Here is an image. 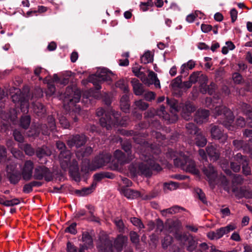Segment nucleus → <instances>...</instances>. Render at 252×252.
Masks as SVG:
<instances>
[{
  "mask_svg": "<svg viewBox=\"0 0 252 252\" xmlns=\"http://www.w3.org/2000/svg\"><path fill=\"white\" fill-rule=\"evenodd\" d=\"M113 75V73L108 71L106 68H100L95 74L90 76L89 81L94 85H96L98 83L102 81H111L112 78L111 76Z\"/></svg>",
  "mask_w": 252,
  "mask_h": 252,
  "instance_id": "6e6552de",
  "label": "nucleus"
},
{
  "mask_svg": "<svg viewBox=\"0 0 252 252\" xmlns=\"http://www.w3.org/2000/svg\"><path fill=\"white\" fill-rule=\"evenodd\" d=\"M96 247L100 252H113L112 241L106 236L100 237Z\"/></svg>",
  "mask_w": 252,
  "mask_h": 252,
  "instance_id": "9b49d317",
  "label": "nucleus"
},
{
  "mask_svg": "<svg viewBox=\"0 0 252 252\" xmlns=\"http://www.w3.org/2000/svg\"><path fill=\"white\" fill-rule=\"evenodd\" d=\"M96 183L93 182L90 187L85 188L80 190H76L75 193L79 196H85L91 193L95 189Z\"/></svg>",
  "mask_w": 252,
  "mask_h": 252,
  "instance_id": "c85d7f7f",
  "label": "nucleus"
},
{
  "mask_svg": "<svg viewBox=\"0 0 252 252\" xmlns=\"http://www.w3.org/2000/svg\"><path fill=\"white\" fill-rule=\"evenodd\" d=\"M195 110V107L190 103H186L183 106L182 115L187 120L190 118V114Z\"/></svg>",
  "mask_w": 252,
  "mask_h": 252,
  "instance_id": "4be33fe9",
  "label": "nucleus"
},
{
  "mask_svg": "<svg viewBox=\"0 0 252 252\" xmlns=\"http://www.w3.org/2000/svg\"><path fill=\"white\" fill-rule=\"evenodd\" d=\"M156 113L157 115L163 118L165 120H169L168 115L166 113L164 106H161L160 108L157 110Z\"/></svg>",
  "mask_w": 252,
  "mask_h": 252,
  "instance_id": "37998d69",
  "label": "nucleus"
},
{
  "mask_svg": "<svg viewBox=\"0 0 252 252\" xmlns=\"http://www.w3.org/2000/svg\"><path fill=\"white\" fill-rule=\"evenodd\" d=\"M33 176L34 179L39 180L44 179L47 181H50L53 179L52 173L43 165L37 166L35 168Z\"/></svg>",
  "mask_w": 252,
  "mask_h": 252,
  "instance_id": "9d476101",
  "label": "nucleus"
},
{
  "mask_svg": "<svg viewBox=\"0 0 252 252\" xmlns=\"http://www.w3.org/2000/svg\"><path fill=\"white\" fill-rule=\"evenodd\" d=\"M16 165H7V172L9 174V178L10 182L15 184L17 183L21 179V174L18 171L15 170Z\"/></svg>",
  "mask_w": 252,
  "mask_h": 252,
  "instance_id": "4468645a",
  "label": "nucleus"
},
{
  "mask_svg": "<svg viewBox=\"0 0 252 252\" xmlns=\"http://www.w3.org/2000/svg\"><path fill=\"white\" fill-rule=\"evenodd\" d=\"M51 151L47 147L38 149L36 151L37 157L41 158L44 156H49L51 155Z\"/></svg>",
  "mask_w": 252,
  "mask_h": 252,
  "instance_id": "e433bc0d",
  "label": "nucleus"
},
{
  "mask_svg": "<svg viewBox=\"0 0 252 252\" xmlns=\"http://www.w3.org/2000/svg\"><path fill=\"white\" fill-rule=\"evenodd\" d=\"M172 238L169 235H166L162 241V246L163 248H166L172 242Z\"/></svg>",
  "mask_w": 252,
  "mask_h": 252,
  "instance_id": "13d9d810",
  "label": "nucleus"
},
{
  "mask_svg": "<svg viewBox=\"0 0 252 252\" xmlns=\"http://www.w3.org/2000/svg\"><path fill=\"white\" fill-rule=\"evenodd\" d=\"M13 135L15 140L19 142H22L23 141L24 137L19 131L15 130L13 132Z\"/></svg>",
  "mask_w": 252,
  "mask_h": 252,
  "instance_id": "69168bd1",
  "label": "nucleus"
},
{
  "mask_svg": "<svg viewBox=\"0 0 252 252\" xmlns=\"http://www.w3.org/2000/svg\"><path fill=\"white\" fill-rule=\"evenodd\" d=\"M206 152L210 159L217 160L220 157V151L219 146L216 144H209L206 148Z\"/></svg>",
  "mask_w": 252,
  "mask_h": 252,
  "instance_id": "ddd939ff",
  "label": "nucleus"
},
{
  "mask_svg": "<svg viewBox=\"0 0 252 252\" xmlns=\"http://www.w3.org/2000/svg\"><path fill=\"white\" fill-rule=\"evenodd\" d=\"M195 191L200 200H201L204 203H205L206 202L205 195L202 190L200 189H197Z\"/></svg>",
  "mask_w": 252,
  "mask_h": 252,
  "instance_id": "338daca9",
  "label": "nucleus"
},
{
  "mask_svg": "<svg viewBox=\"0 0 252 252\" xmlns=\"http://www.w3.org/2000/svg\"><path fill=\"white\" fill-rule=\"evenodd\" d=\"M33 163L31 160H27L21 168V174L24 180L29 181L32 176Z\"/></svg>",
  "mask_w": 252,
  "mask_h": 252,
  "instance_id": "f8f14e48",
  "label": "nucleus"
},
{
  "mask_svg": "<svg viewBox=\"0 0 252 252\" xmlns=\"http://www.w3.org/2000/svg\"><path fill=\"white\" fill-rule=\"evenodd\" d=\"M56 145L57 148L61 151L59 155V159L62 168L64 170L69 168L72 175L78 176L79 167L77 161L75 160H73L71 164L69 163L71 158L70 152L64 151L65 145L61 141L57 142Z\"/></svg>",
  "mask_w": 252,
  "mask_h": 252,
  "instance_id": "f03ea898",
  "label": "nucleus"
},
{
  "mask_svg": "<svg viewBox=\"0 0 252 252\" xmlns=\"http://www.w3.org/2000/svg\"><path fill=\"white\" fill-rule=\"evenodd\" d=\"M211 133L212 138L215 139L222 138L223 140H225L227 138L226 135L223 134L220 127L218 126H213L211 129Z\"/></svg>",
  "mask_w": 252,
  "mask_h": 252,
  "instance_id": "412c9836",
  "label": "nucleus"
},
{
  "mask_svg": "<svg viewBox=\"0 0 252 252\" xmlns=\"http://www.w3.org/2000/svg\"><path fill=\"white\" fill-rule=\"evenodd\" d=\"M234 158L236 161L240 160L239 163L242 165L243 173L246 175H250L251 173V170L250 167L248 166L247 158L238 153L234 156Z\"/></svg>",
  "mask_w": 252,
  "mask_h": 252,
  "instance_id": "dca6fc26",
  "label": "nucleus"
},
{
  "mask_svg": "<svg viewBox=\"0 0 252 252\" xmlns=\"http://www.w3.org/2000/svg\"><path fill=\"white\" fill-rule=\"evenodd\" d=\"M76 223H72L69 226L67 227L65 229V232H68L72 234H75L77 232L76 229Z\"/></svg>",
  "mask_w": 252,
  "mask_h": 252,
  "instance_id": "bf43d9fd",
  "label": "nucleus"
},
{
  "mask_svg": "<svg viewBox=\"0 0 252 252\" xmlns=\"http://www.w3.org/2000/svg\"><path fill=\"white\" fill-rule=\"evenodd\" d=\"M114 157L120 164H124L128 163L132 159V156L127 157L123 154V153L119 150H116L114 153Z\"/></svg>",
  "mask_w": 252,
  "mask_h": 252,
  "instance_id": "393cba45",
  "label": "nucleus"
},
{
  "mask_svg": "<svg viewBox=\"0 0 252 252\" xmlns=\"http://www.w3.org/2000/svg\"><path fill=\"white\" fill-rule=\"evenodd\" d=\"M126 94L122 96L120 100L121 108L125 112H127L129 110L130 106L128 96Z\"/></svg>",
  "mask_w": 252,
  "mask_h": 252,
  "instance_id": "7c9ffc66",
  "label": "nucleus"
},
{
  "mask_svg": "<svg viewBox=\"0 0 252 252\" xmlns=\"http://www.w3.org/2000/svg\"><path fill=\"white\" fill-rule=\"evenodd\" d=\"M148 78L146 80H143V82L148 85L154 84L156 87L160 88V82L158 79L157 75L152 71H149L148 75Z\"/></svg>",
  "mask_w": 252,
  "mask_h": 252,
  "instance_id": "6ab92c4d",
  "label": "nucleus"
},
{
  "mask_svg": "<svg viewBox=\"0 0 252 252\" xmlns=\"http://www.w3.org/2000/svg\"><path fill=\"white\" fill-rule=\"evenodd\" d=\"M124 194L128 199H133L140 196V193L138 191L132 190L130 189H126L124 190Z\"/></svg>",
  "mask_w": 252,
  "mask_h": 252,
  "instance_id": "473e14b6",
  "label": "nucleus"
},
{
  "mask_svg": "<svg viewBox=\"0 0 252 252\" xmlns=\"http://www.w3.org/2000/svg\"><path fill=\"white\" fill-rule=\"evenodd\" d=\"M116 87L120 88L125 93L128 92L127 84L124 79H121L116 83Z\"/></svg>",
  "mask_w": 252,
  "mask_h": 252,
  "instance_id": "a19ab883",
  "label": "nucleus"
},
{
  "mask_svg": "<svg viewBox=\"0 0 252 252\" xmlns=\"http://www.w3.org/2000/svg\"><path fill=\"white\" fill-rule=\"evenodd\" d=\"M114 222L115 223L117 229L120 232L124 231L125 227L122 220L119 219H116L114 220Z\"/></svg>",
  "mask_w": 252,
  "mask_h": 252,
  "instance_id": "49530a36",
  "label": "nucleus"
},
{
  "mask_svg": "<svg viewBox=\"0 0 252 252\" xmlns=\"http://www.w3.org/2000/svg\"><path fill=\"white\" fill-rule=\"evenodd\" d=\"M44 82L48 85L47 94L49 95L53 94L55 92V87L52 82H50V79L47 77L44 79Z\"/></svg>",
  "mask_w": 252,
  "mask_h": 252,
  "instance_id": "58836bf2",
  "label": "nucleus"
},
{
  "mask_svg": "<svg viewBox=\"0 0 252 252\" xmlns=\"http://www.w3.org/2000/svg\"><path fill=\"white\" fill-rule=\"evenodd\" d=\"M236 228V226L233 224H230L225 227H221L216 230L218 239L221 238L224 235L229 233Z\"/></svg>",
  "mask_w": 252,
  "mask_h": 252,
  "instance_id": "a878e982",
  "label": "nucleus"
},
{
  "mask_svg": "<svg viewBox=\"0 0 252 252\" xmlns=\"http://www.w3.org/2000/svg\"><path fill=\"white\" fill-rule=\"evenodd\" d=\"M248 126L252 129L247 128L243 131V135L246 137H252V119L247 121Z\"/></svg>",
  "mask_w": 252,
  "mask_h": 252,
  "instance_id": "09e8293b",
  "label": "nucleus"
},
{
  "mask_svg": "<svg viewBox=\"0 0 252 252\" xmlns=\"http://www.w3.org/2000/svg\"><path fill=\"white\" fill-rule=\"evenodd\" d=\"M123 149L127 153V156L130 157L132 156V159L133 158V156L131 155L130 153V150L131 149V145L128 143L126 144H123L122 145Z\"/></svg>",
  "mask_w": 252,
  "mask_h": 252,
  "instance_id": "e2e57ef3",
  "label": "nucleus"
},
{
  "mask_svg": "<svg viewBox=\"0 0 252 252\" xmlns=\"http://www.w3.org/2000/svg\"><path fill=\"white\" fill-rule=\"evenodd\" d=\"M209 115L208 110L198 109L196 113L194 120L197 123L201 124L207 120Z\"/></svg>",
  "mask_w": 252,
  "mask_h": 252,
  "instance_id": "aec40b11",
  "label": "nucleus"
},
{
  "mask_svg": "<svg viewBox=\"0 0 252 252\" xmlns=\"http://www.w3.org/2000/svg\"><path fill=\"white\" fill-rule=\"evenodd\" d=\"M82 239L84 244L81 247H84V251L93 247V239L89 232L86 231L83 232Z\"/></svg>",
  "mask_w": 252,
  "mask_h": 252,
  "instance_id": "5701e85b",
  "label": "nucleus"
},
{
  "mask_svg": "<svg viewBox=\"0 0 252 252\" xmlns=\"http://www.w3.org/2000/svg\"><path fill=\"white\" fill-rule=\"evenodd\" d=\"M135 104L138 108L142 110H146L148 107V104L142 100L136 101Z\"/></svg>",
  "mask_w": 252,
  "mask_h": 252,
  "instance_id": "5fc2aeb1",
  "label": "nucleus"
},
{
  "mask_svg": "<svg viewBox=\"0 0 252 252\" xmlns=\"http://www.w3.org/2000/svg\"><path fill=\"white\" fill-rule=\"evenodd\" d=\"M144 158H142L144 160L143 162L137 165H131L129 166V170L130 173L133 176L137 175H144L146 177L151 176L152 175V170H151L148 157L147 156L142 154Z\"/></svg>",
  "mask_w": 252,
  "mask_h": 252,
  "instance_id": "20e7f679",
  "label": "nucleus"
},
{
  "mask_svg": "<svg viewBox=\"0 0 252 252\" xmlns=\"http://www.w3.org/2000/svg\"><path fill=\"white\" fill-rule=\"evenodd\" d=\"M141 62L145 64L152 62L153 61V55L149 51H147L141 58Z\"/></svg>",
  "mask_w": 252,
  "mask_h": 252,
  "instance_id": "4c0bfd02",
  "label": "nucleus"
},
{
  "mask_svg": "<svg viewBox=\"0 0 252 252\" xmlns=\"http://www.w3.org/2000/svg\"><path fill=\"white\" fill-rule=\"evenodd\" d=\"M234 160L236 161L235 162H231V164H230V165H231V169L233 170V171L235 172H239L240 170V168H241V164L239 163L240 162V160L238 161H236L235 158H234Z\"/></svg>",
  "mask_w": 252,
  "mask_h": 252,
  "instance_id": "4d7b16f0",
  "label": "nucleus"
},
{
  "mask_svg": "<svg viewBox=\"0 0 252 252\" xmlns=\"http://www.w3.org/2000/svg\"><path fill=\"white\" fill-rule=\"evenodd\" d=\"M208 80L206 81H202V82H200V91L202 94H206L208 93L209 94H212L215 90V85L214 83H212L210 85V86H208L207 85Z\"/></svg>",
  "mask_w": 252,
  "mask_h": 252,
  "instance_id": "b1692460",
  "label": "nucleus"
},
{
  "mask_svg": "<svg viewBox=\"0 0 252 252\" xmlns=\"http://www.w3.org/2000/svg\"><path fill=\"white\" fill-rule=\"evenodd\" d=\"M13 102L15 104H20L21 111L27 113L29 109L28 100L18 89H15V94L11 96Z\"/></svg>",
  "mask_w": 252,
  "mask_h": 252,
  "instance_id": "1a4fd4ad",
  "label": "nucleus"
},
{
  "mask_svg": "<svg viewBox=\"0 0 252 252\" xmlns=\"http://www.w3.org/2000/svg\"><path fill=\"white\" fill-rule=\"evenodd\" d=\"M195 252H210V247L206 243H202Z\"/></svg>",
  "mask_w": 252,
  "mask_h": 252,
  "instance_id": "864d4df0",
  "label": "nucleus"
},
{
  "mask_svg": "<svg viewBox=\"0 0 252 252\" xmlns=\"http://www.w3.org/2000/svg\"><path fill=\"white\" fill-rule=\"evenodd\" d=\"M232 79L234 83L240 84L243 82V78L242 75L237 72H235L232 74Z\"/></svg>",
  "mask_w": 252,
  "mask_h": 252,
  "instance_id": "3c124183",
  "label": "nucleus"
},
{
  "mask_svg": "<svg viewBox=\"0 0 252 252\" xmlns=\"http://www.w3.org/2000/svg\"><path fill=\"white\" fill-rule=\"evenodd\" d=\"M59 122L61 125L64 128H68L69 127V124L66 118L64 116L59 117Z\"/></svg>",
  "mask_w": 252,
  "mask_h": 252,
  "instance_id": "052dcab7",
  "label": "nucleus"
},
{
  "mask_svg": "<svg viewBox=\"0 0 252 252\" xmlns=\"http://www.w3.org/2000/svg\"><path fill=\"white\" fill-rule=\"evenodd\" d=\"M149 164L150 166L151 170L153 169L157 171H160L161 170V167L159 165V164L155 163V160L153 159V158H151V157H148Z\"/></svg>",
  "mask_w": 252,
  "mask_h": 252,
  "instance_id": "de8ad7c7",
  "label": "nucleus"
},
{
  "mask_svg": "<svg viewBox=\"0 0 252 252\" xmlns=\"http://www.w3.org/2000/svg\"><path fill=\"white\" fill-rule=\"evenodd\" d=\"M203 172L210 184L218 183V181L216 180L217 174L214 168L210 164L207 167H204L203 168ZM218 180V183L220 182L223 186H226L227 185L228 181L225 176H220Z\"/></svg>",
  "mask_w": 252,
  "mask_h": 252,
  "instance_id": "0eeeda50",
  "label": "nucleus"
},
{
  "mask_svg": "<svg viewBox=\"0 0 252 252\" xmlns=\"http://www.w3.org/2000/svg\"><path fill=\"white\" fill-rule=\"evenodd\" d=\"M218 103L215 104L214 101L213 104L215 106L213 111L214 115L215 117L220 115L221 116V118L224 120L220 123L229 130L234 131L236 129V127L241 128L246 126V122L244 118L240 116H238L236 118V126L232 125L234 120V116L232 112L222 104L221 100L218 102Z\"/></svg>",
  "mask_w": 252,
  "mask_h": 252,
  "instance_id": "f257e3e1",
  "label": "nucleus"
},
{
  "mask_svg": "<svg viewBox=\"0 0 252 252\" xmlns=\"http://www.w3.org/2000/svg\"><path fill=\"white\" fill-rule=\"evenodd\" d=\"M172 87L174 88H180L182 87V77L179 76L175 78L172 82Z\"/></svg>",
  "mask_w": 252,
  "mask_h": 252,
  "instance_id": "8fccbe9b",
  "label": "nucleus"
},
{
  "mask_svg": "<svg viewBox=\"0 0 252 252\" xmlns=\"http://www.w3.org/2000/svg\"><path fill=\"white\" fill-rule=\"evenodd\" d=\"M130 221L135 226L138 227L140 229L144 228V224L142 223L140 220L137 218H132L130 219Z\"/></svg>",
  "mask_w": 252,
  "mask_h": 252,
  "instance_id": "603ef678",
  "label": "nucleus"
},
{
  "mask_svg": "<svg viewBox=\"0 0 252 252\" xmlns=\"http://www.w3.org/2000/svg\"><path fill=\"white\" fill-rule=\"evenodd\" d=\"M130 237L131 242L133 243L137 244L139 242V236L138 234L134 231H131L130 233Z\"/></svg>",
  "mask_w": 252,
  "mask_h": 252,
  "instance_id": "0e129e2a",
  "label": "nucleus"
},
{
  "mask_svg": "<svg viewBox=\"0 0 252 252\" xmlns=\"http://www.w3.org/2000/svg\"><path fill=\"white\" fill-rule=\"evenodd\" d=\"M182 158L184 161H182L181 158L178 157L173 159L174 163L176 166L180 167L183 170L194 174L197 175L199 173L194 161L188 158Z\"/></svg>",
  "mask_w": 252,
  "mask_h": 252,
  "instance_id": "423d86ee",
  "label": "nucleus"
},
{
  "mask_svg": "<svg viewBox=\"0 0 252 252\" xmlns=\"http://www.w3.org/2000/svg\"><path fill=\"white\" fill-rule=\"evenodd\" d=\"M207 139L201 134H198L195 137V144L200 147H203L207 143Z\"/></svg>",
  "mask_w": 252,
  "mask_h": 252,
  "instance_id": "72a5a7b5",
  "label": "nucleus"
},
{
  "mask_svg": "<svg viewBox=\"0 0 252 252\" xmlns=\"http://www.w3.org/2000/svg\"><path fill=\"white\" fill-rule=\"evenodd\" d=\"M131 84L135 94L140 95L144 93V89L142 84L136 78H133L131 81Z\"/></svg>",
  "mask_w": 252,
  "mask_h": 252,
  "instance_id": "cd10ccee",
  "label": "nucleus"
},
{
  "mask_svg": "<svg viewBox=\"0 0 252 252\" xmlns=\"http://www.w3.org/2000/svg\"><path fill=\"white\" fill-rule=\"evenodd\" d=\"M103 164V163L101 161V159L99 161V163L97 165H92L90 163V160L88 159H84L82 162V165L81 167V170L84 172H87L89 170H94L97 168H99L101 167Z\"/></svg>",
  "mask_w": 252,
  "mask_h": 252,
  "instance_id": "a211bd4d",
  "label": "nucleus"
},
{
  "mask_svg": "<svg viewBox=\"0 0 252 252\" xmlns=\"http://www.w3.org/2000/svg\"><path fill=\"white\" fill-rule=\"evenodd\" d=\"M24 151L27 155L31 156H32L34 153L33 149L28 144H27L25 146Z\"/></svg>",
  "mask_w": 252,
  "mask_h": 252,
  "instance_id": "774afa93",
  "label": "nucleus"
},
{
  "mask_svg": "<svg viewBox=\"0 0 252 252\" xmlns=\"http://www.w3.org/2000/svg\"><path fill=\"white\" fill-rule=\"evenodd\" d=\"M178 188V184L176 182H170L168 183H165L164 184V190L165 191L168 190H173Z\"/></svg>",
  "mask_w": 252,
  "mask_h": 252,
  "instance_id": "79ce46f5",
  "label": "nucleus"
},
{
  "mask_svg": "<svg viewBox=\"0 0 252 252\" xmlns=\"http://www.w3.org/2000/svg\"><path fill=\"white\" fill-rule=\"evenodd\" d=\"M105 118L102 117L99 121L100 125L103 127H105L109 130L112 125H119L125 126L127 124L126 121L128 120L127 117H124L121 121H119L120 114L118 112L112 113V116L110 114H106Z\"/></svg>",
  "mask_w": 252,
  "mask_h": 252,
  "instance_id": "7ed1b4c3",
  "label": "nucleus"
},
{
  "mask_svg": "<svg viewBox=\"0 0 252 252\" xmlns=\"http://www.w3.org/2000/svg\"><path fill=\"white\" fill-rule=\"evenodd\" d=\"M167 104L170 106L171 109V112L174 113L179 111L178 102L175 99H169L167 98Z\"/></svg>",
  "mask_w": 252,
  "mask_h": 252,
  "instance_id": "ea45409f",
  "label": "nucleus"
},
{
  "mask_svg": "<svg viewBox=\"0 0 252 252\" xmlns=\"http://www.w3.org/2000/svg\"><path fill=\"white\" fill-rule=\"evenodd\" d=\"M183 209L178 206H175L170 208L163 210L161 211L162 215L166 216L167 214H174L180 212V210H182Z\"/></svg>",
  "mask_w": 252,
  "mask_h": 252,
  "instance_id": "c9c22d12",
  "label": "nucleus"
},
{
  "mask_svg": "<svg viewBox=\"0 0 252 252\" xmlns=\"http://www.w3.org/2000/svg\"><path fill=\"white\" fill-rule=\"evenodd\" d=\"M20 201L18 198H13L11 200H6L5 203V206H12L18 205L20 203Z\"/></svg>",
  "mask_w": 252,
  "mask_h": 252,
  "instance_id": "680f3d73",
  "label": "nucleus"
},
{
  "mask_svg": "<svg viewBox=\"0 0 252 252\" xmlns=\"http://www.w3.org/2000/svg\"><path fill=\"white\" fill-rule=\"evenodd\" d=\"M86 142V137L84 135H76L68 140L67 145L70 147L74 146L79 147L85 144Z\"/></svg>",
  "mask_w": 252,
  "mask_h": 252,
  "instance_id": "2eb2a0df",
  "label": "nucleus"
},
{
  "mask_svg": "<svg viewBox=\"0 0 252 252\" xmlns=\"http://www.w3.org/2000/svg\"><path fill=\"white\" fill-rule=\"evenodd\" d=\"M186 128L188 131L191 134H196L198 132V128L192 123L187 124Z\"/></svg>",
  "mask_w": 252,
  "mask_h": 252,
  "instance_id": "a18cd8bd",
  "label": "nucleus"
},
{
  "mask_svg": "<svg viewBox=\"0 0 252 252\" xmlns=\"http://www.w3.org/2000/svg\"><path fill=\"white\" fill-rule=\"evenodd\" d=\"M6 152L3 146H0V162L4 163L6 161Z\"/></svg>",
  "mask_w": 252,
  "mask_h": 252,
  "instance_id": "6e6d98bb",
  "label": "nucleus"
},
{
  "mask_svg": "<svg viewBox=\"0 0 252 252\" xmlns=\"http://www.w3.org/2000/svg\"><path fill=\"white\" fill-rule=\"evenodd\" d=\"M189 80L193 83H195L197 81L202 82V81H206L207 77L206 76L203 75L200 71H196L193 72L189 76Z\"/></svg>",
  "mask_w": 252,
  "mask_h": 252,
  "instance_id": "bb28decb",
  "label": "nucleus"
},
{
  "mask_svg": "<svg viewBox=\"0 0 252 252\" xmlns=\"http://www.w3.org/2000/svg\"><path fill=\"white\" fill-rule=\"evenodd\" d=\"M241 111L247 116V121L252 119V108L251 106L243 103L240 106Z\"/></svg>",
  "mask_w": 252,
  "mask_h": 252,
  "instance_id": "c756f323",
  "label": "nucleus"
},
{
  "mask_svg": "<svg viewBox=\"0 0 252 252\" xmlns=\"http://www.w3.org/2000/svg\"><path fill=\"white\" fill-rule=\"evenodd\" d=\"M32 107L34 112L39 116L41 115L45 112V108L41 103L38 102L33 104Z\"/></svg>",
  "mask_w": 252,
  "mask_h": 252,
  "instance_id": "f704fd0d",
  "label": "nucleus"
},
{
  "mask_svg": "<svg viewBox=\"0 0 252 252\" xmlns=\"http://www.w3.org/2000/svg\"><path fill=\"white\" fill-rule=\"evenodd\" d=\"M197 242L192 236H189L187 239V250L190 252H193L197 247Z\"/></svg>",
  "mask_w": 252,
  "mask_h": 252,
  "instance_id": "2f4dec72",
  "label": "nucleus"
},
{
  "mask_svg": "<svg viewBox=\"0 0 252 252\" xmlns=\"http://www.w3.org/2000/svg\"><path fill=\"white\" fill-rule=\"evenodd\" d=\"M31 119L29 116H25L22 117L20 121L21 126L23 128H27L30 124Z\"/></svg>",
  "mask_w": 252,
  "mask_h": 252,
  "instance_id": "c03bdc74",
  "label": "nucleus"
},
{
  "mask_svg": "<svg viewBox=\"0 0 252 252\" xmlns=\"http://www.w3.org/2000/svg\"><path fill=\"white\" fill-rule=\"evenodd\" d=\"M81 97V92L78 90H73L72 88H67L64 94L63 100L64 108L70 110L74 106L75 103L78 102Z\"/></svg>",
  "mask_w": 252,
  "mask_h": 252,
  "instance_id": "39448f33",
  "label": "nucleus"
},
{
  "mask_svg": "<svg viewBox=\"0 0 252 252\" xmlns=\"http://www.w3.org/2000/svg\"><path fill=\"white\" fill-rule=\"evenodd\" d=\"M127 238L126 236L120 235L114 241V247L117 252H121L123 247L126 243Z\"/></svg>",
  "mask_w": 252,
  "mask_h": 252,
  "instance_id": "f3484780",
  "label": "nucleus"
}]
</instances>
